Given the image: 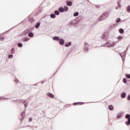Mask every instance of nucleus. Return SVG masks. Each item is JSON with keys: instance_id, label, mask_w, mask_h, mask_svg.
Returning <instances> with one entry per match:
<instances>
[{"instance_id": "f257e3e1", "label": "nucleus", "mask_w": 130, "mask_h": 130, "mask_svg": "<svg viewBox=\"0 0 130 130\" xmlns=\"http://www.w3.org/2000/svg\"><path fill=\"white\" fill-rule=\"evenodd\" d=\"M107 18H108V13L105 12L99 18V21H103V20H105Z\"/></svg>"}, {"instance_id": "f03ea898", "label": "nucleus", "mask_w": 130, "mask_h": 130, "mask_svg": "<svg viewBox=\"0 0 130 130\" xmlns=\"http://www.w3.org/2000/svg\"><path fill=\"white\" fill-rule=\"evenodd\" d=\"M114 45H115V43L113 42H107L106 43V46L108 47L109 48H111V47H114Z\"/></svg>"}, {"instance_id": "7ed1b4c3", "label": "nucleus", "mask_w": 130, "mask_h": 130, "mask_svg": "<svg viewBox=\"0 0 130 130\" xmlns=\"http://www.w3.org/2000/svg\"><path fill=\"white\" fill-rule=\"evenodd\" d=\"M83 50L85 52H88L89 51V44L88 43H84Z\"/></svg>"}, {"instance_id": "20e7f679", "label": "nucleus", "mask_w": 130, "mask_h": 130, "mask_svg": "<svg viewBox=\"0 0 130 130\" xmlns=\"http://www.w3.org/2000/svg\"><path fill=\"white\" fill-rule=\"evenodd\" d=\"M125 54H126V52L125 51L122 53H120V55L122 58V60H124V57H125Z\"/></svg>"}, {"instance_id": "39448f33", "label": "nucleus", "mask_w": 130, "mask_h": 130, "mask_svg": "<svg viewBox=\"0 0 130 130\" xmlns=\"http://www.w3.org/2000/svg\"><path fill=\"white\" fill-rule=\"evenodd\" d=\"M59 44H60V45H63V44H64V40L62 39H60L59 40Z\"/></svg>"}, {"instance_id": "423d86ee", "label": "nucleus", "mask_w": 130, "mask_h": 130, "mask_svg": "<svg viewBox=\"0 0 130 130\" xmlns=\"http://www.w3.org/2000/svg\"><path fill=\"white\" fill-rule=\"evenodd\" d=\"M31 31V29H29L28 30H25L22 32V35L23 36H25V35H27V33H29Z\"/></svg>"}, {"instance_id": "0eeeda50", "label": "nucleus", "mask_w": 130, "mask_h": 130, "mask_svg": "<svg viewBox=\"0 0 130 130\" xmlns=\"http://www.w3.org/2000/svg\"><path fill=\"white\" fill-rule=\"evenodd\" d=\"M108 34H107V32H105L104 34H103L102 35V39H106L107 38V35Z\"/></svg>"}, {"instance_id": "6e6552de", "label": "nucleus", "mask_w": 130, "mask_h": 130, "mask_svg": "<svg viewBox=\"0 0 130 130\" xmlns=\"http://www.w3.org/2000/svg\"><path fill=\"white\" fill-rule=\"evenodd\" d=\"M28 21H29V22H30V23L31 24H32V23H34V22H35L34 18L33 17H29L28 18Z\"/></svg>"}, {"instance_id": "1a4fd4ad", "label": "nucleus", "mask_w": 130, "mask_h": 130, "mask_svg": "<svg viewBox=\"0 0 130 130\" xmlns=\"http://www.w3.org/2000/svg\"><path fill=\"white\" fill-rule=\"evenodd\" d=\"M21 102L22 103L24 104V107L26 108V107H27V105L28 104V102L27 103V102H26V101H25L24 100H21Z\"/></svg>"}, {"instance_id": "9d476101", "label": "nucleus", "mask_w": 130, "mask_h": 130, "mask_svg": "<svg viewBox=\"0 0 130 130\" xmlns=\"http://www.w3.org/2000/svg\"><path fill=\"white\" fill-rule=\"evenodd\" d=\"M47 96H48L49 97H50V98H54V95H53V94L51 93H47Z\"/></svg>"}, {"instance_id": "9b49d317", "label": "nucleus", "mask_w": 130, "mask_h": 130, "mask_svg": "<svg viewBox=\"0 0 130 130\" xmlns=\"http://www.w3.org/2000/svg\"><path fill=\"white\" fill-rule=\"evenodd\" d=\"M30 39L28 38H23L21 39L22 41H23V42H27L29 41Z\"/></svg>"}, {"instance_id": "f8f14e48", "label": "nucleus", "mask_w": 130, "mask_h": 130, "mask_svg": "<svg viewBox=\"0 0 130 130\" xmlns=\"http://www.w3.org/2000/svg\"><path fill=\"white\" fill-rule=\"evenodd\" d=\"M122 117V113L120 112L117 114V118L119 119Z\"/></svg>"}, {"instance_id": "ddd939ff", "label": "nucleus", "mask_w": 130, "mask_h": 130, "mask_svg": "<svg viewBox=\"0 0 130 130\" xmlns=\"http://www.w3.org/2000/svg\"><path fill=\"white\" fill-rule=\"evenodd\" d=\"M58 11L60 12V13H63L64 12V8H63L62 7H61L58 9Z\"/></svg>"}, {"instance_id": "4468645a", "label": "nucleus", "mask_w": 130, "mask_h": 130, "mask_svg": "<svg viewBox=\"0 0 130 130\" xmlns=\"http://www.w3.org/2000/svg\"><path fill=\"white\" fill-rule=\"evenodd\" d=\"M59 37L57 36H55L53 38V40H54L55 41H59Z\"/></svg>"}, {"instance_id": "2eb2a0df", "label": "nucleus", "mask_w": 130, "mask_h": 130, "mask_svg": "<svg viewBox=\"0 0 130 130\" xmlns=\"http://www.w3.org/2000/svg\"><path fill=\"white\" fill-rule=\"evenodd\" d=\"M72 45V43L71 42H67L65 44L66 47H69V46H71Z\"/></svg>"}, {"instance_id": "dca6fc26", "label": "nucleus", "mask_w": 130, "mask_h": 130, "mask_svg": "<svg viewBox=\"0 0 130 130\" xmlns=\"http://www.w3.org/2000/svg\"><path fill=\"white\" fill-rule=\"evenodd\" d=\"M50 17L52 19H55V18L56 17V15H55V14L52 13V14H50Z\"/></svg>"}, {"instance_id": "f3484780", "label": "nucleus", "mask_w": 130, "mask_h": 130, "mask_svg": "<svg viewBox=\"0 0 130 130\" xmlns=\"http://www.w3.org/2000/svg\"><path fill=\"white\" fill-rule=\"evenodd\" d=\"M67 6H69V7H72L73 6V3H72V2H71V1H68L67 3Z\"/></svg>"}, {"instance_id": "a211bd4d", "label": "nucleus", "mask_w": 130, "mask_h": 130, "mask_svg": "<svg viewBox=\"0 0 130 130\" xmlns=\"http://www.w3.org/2000/svg\"><path fill=\"white\" fill-rule=\"evenodd\" d=\"M28 37H34V34L33 32H29L28 35Z\"/></svg>"}, {"instance_id": "6ab92c4d", "label": "nucleus", "mask_w": 130, "mask_h": 130, "mask_svg": "<svg viewBox=\"0 0 130 130\" xmlns=\"http://www.w3.org/2000/svg\"><path fill=\"white\" fill-rule=\"evenodd\" d=\"M119 32L120 34H123V33H124V30L123 28H120L119 29Z\"/></svg>"}, {"instance_id": "aec40b11", "label": "nucleus", "mask_w": 130, "mask_h": 130, "mask_svg": "<svg viewBox=\"0 0 130 130\" xmlns=\"http://www.w3.org/2000/svg\"><path fill=\"white\" fill-rule=\"evenodd\" d=\"M21 116L22 118H21V120H23L25 117V112L23 111L22 113H21Z\"/></svg>"}, {"instance_id": "412c9836", "label": "nucleus", "mask_w": 130, "mask_h": 130, "mask_svg": "<svg viewBox=\"0 0 130 130\" xmlns=\"http://www.w3.org/2000/svg\"><path fill=\"white\" fill-rule=\"evenodd\" d=\"M54 14L56 15V16H58L59 15V11L55 10L54 11Z\"/></svg>"}, {"instance_id": "4be33fe9", "label": "nucleus", "mask_w": 130, "mask_h": 130, "mask_svg": "<svg viewBox=\"0 0 130 130\" xmlns=\"http://www.w3.org/2000/svg\"><path fill=\"white\" fill-rule=\"evenodd\" d=\"M108 109H109V110H113V105H109L108 106Z\"/></svg>"}, {"instance_id": "5701e85b", "label": "nucleus", "mask_w": 130, "mask_h": 130, "mask_svg": "<svg viewBox=\"0 0 130 130\" xmlns=\"http://www.w3.org/2000/svg\"><path fill=\"white\" fill-rule=\"evenodd\" d=\"M128 119V121H126L125 122V124H126V125H129V124H130V118H128V119Z\"/></svg>"}, {"instance_id": "b1692460", "label": "nucleus", "mask_w": 130, "mask_h": 130, "mask_svg": "<svg viewBox=\"0 0 130 130\" xmlns=\"http://www.w3.org/2000/svg\"><path fill=\"white\" fill-rule=\"evenodd\" d=\"M40 26V23L38 22L36 25L35 28H36V29H38V28H39Z\"/></svg>"}, {"instance_id": "393cba45", "label": "nucleus", "mask_w": 130, "mask_h": 130, "mask_svg": "<svg viewBox=\"0 0 130 130\" xmlns=\"http://www.w3.org/2000/svg\"><path fill=\"white\" fill-rule=\"evenodd\" d=\"M125 95H126L125 92L122 93V94H121V98H123V99L125 98Z\"/></svg>"}, {"instance_id": "a878e982", "label": "nucleus", "mask_w": 130, "mask_h": 130, "mask_svg": "<svg viewBox=\"0 0 130 130\" xmlns=\"http://www.w3.org/2000/svg\"><path fill=\"white\" fill-rule=\"evenodd\" d=\"M11 54H14V53H15V48H12L11 49Z\"/></svg>"}, {"instance_id": "bb28decb", "label": "nucleus", "mask_w": 130, "mask_h": 130, "mask_svg": "<svg viewBox=\"0 0 130 130\" xmlns=\"http://www.w3.org/2000/svg\"><path fill=\"white\" fill-rule=\"evenodd\" d=\"M47 20L49 21H47V24H51V22H50V20H51V18L50 17H49L47 18Z\"/></svg>"}, {"instance_id": "cd10ccee", "label": "nucleus", "mask_w": 130, "mask_h": 130, "mask_svg": "<svg viewBox=\"0 0 130 130\" xmlns=\"http://www.w3.org/2000/svg\"><path fill=\"white\" fill-rule=\"evenodd\" d=\"M64 11L68 12V11H69V7L68 6H64Z\"/></svg>"}, {"instance_id": "c85d7f7f", "label": "nucleus", "mask_w": 130, "mask_h": 130, "mask_svg": "<svg viewBox=\"0 0 130 130\" xmlns=\"http://www.w3.org/2000/svg\"><path fill=\"white\" fill-rule=\"evenodd\" d=\"M78 16H79V12H76L74 13V17H78Z\"/></svg>"}, {"instance_id": "c756f323", "label": "nucleus", "mask_w": 130, "mask_h": 130, "mask_svg": "<svg viewBox=\"0 0 130 130\" xmlns=\"http://www.w3.org/2000/svg\"><path fill=\"white\" fill-rule=\"evenodd\" d=\"M123 82L124 84H126V83H127V81L126 80V78H124L123 79Z\"/></svg>"}, {"instance_id": "7c9ffc66", "label": "nucleus", "mask_w": 130, "mask_h": 130, "mask_svg": "<svg viewBox=\"0 0 130 130\" xmlns=\"http://www.w3.org/2000/svg\"><path fill=\"white\" fill-rule=\"evenodd\" d=\"M125 117V118H126L127 119H128V118H130V115H129V114H126Z\"/></svg>"}, {"instance_id": "2f4dec72", "label": "nucleus", "mask_w": 130, "mask_h": 130, "mask_svg": "<svg viewBox=\"0 0 130 130\" xmlns=\"http://www.w3.org/2000/svg\"><path fill=\"white\" fill-rule=\"evenodd\" d=\"M17 45H18V47H20V48L23 47V44H22L21 43H18Z\"/></svg>"}, {"instance_id": "473e14b6", "label": "nucleus", "mask_w": 130, "mask_h": 130, "mask_svg": "<svg viewBox=\"0 0 130 130\" xmlns=\"http://www.w3.org/2000/svg\"><path fill=\"white\" fill-rule=\"evenodd\" d=\"M120 21H121L120 18H118L116 19V23H119Z\"/></svg>"}, {"instance_id": "72a5a7b5", "label": "nucleus", "mask_w": 130, "mask_h": 130, "mask_svg": "<svg viewBox=\"0 0 130 130\" xmlns=\"http://www.w3.org/2000/svg\"><path fill=\"white\" fill-rule=\"evenodd\" d=\"M13 57H14V55H13V54L8 55L9 58H13Z\"/></svg>"}, {"instance_id": "f704fd0d", "label": "nucleus", "mask_w": 130, "mask_h": 130, "mask_svg": "<svg viewBox=\"0 0 130 130\" xmlns=\"http://www.w3.org/2000/svg\"><path fill=\"white\" fill-rule=\"evenodd\" d=\"M15 83H16V84H19L20 81H19V80H18L17 79H15Z\"/></svg>"}, {"instance_id": "c9c22d12", "label": "nucleus", "mask_w": 130, "mask_h": 130, "mask_svg": "<svg viewBox=\"0 0 130 130\" xmlns=\"http://www.w3.org/2000/svg\"><path fill=\"white\" fill-rule=\"evenodd\" d=\"M5 40V38L0 37V41H4Z\"/></svg>"}, {"instance_id": "e433bc0d", "label": "nucleus", "mask_w": 130, "mask_h": 130, "mask_svg": "<svg viewBox=\"0 0 130 130\" xmlns=\"http://www.w3.org/2000/svg\"><path fill=\"white\" fill-rule=\"evenodd\" d=\"M127 12H130V6H128L127 7Z\"/></svg>"}, {"instance_id": "4c0bfd02", "label": "nucleus", "mask_w": 130, "mask_h": 130, "mask_svg": "<svg viewBox=\"0 0 130 130\" xmlns=\"http://www.w3.org/2000/svg\"><path fill=\"white\" fill-rule=\"evenodd\" d=\"M126 78H127V79H130V74H127L126 75Z\"/></svg>"}, {"instance_id": "58836bf2", "label": "nucleus", "mask_w": 130, "mask_h": 130, "mask_svg": "<svg viewBox=\"0 0 130 130\" xmlns=\"http://www.w3.org/2000/svg\"><path fill=\"white\" fill-rule=\"evenodd\" d=\"M123 37L121 36H119L117 37L118 40H120V39H122Z\"/></svg>"}, {"instance_id": "ea45409f", "label": "nucleus", "mask_w": 130, "mask_h": 130, "mask_svg": "<svg viewBox=\"0 0 130 130\" xmlns=\"http://www.w3.org/2000/svg\"><path fill=\"white\" fill-rule=\"evenodd\" d=\"M81 102H78V103H73V105H77V104H80Z\"/></svg>"}, {"instance_id": "a19ab883", "label": "nucleus", "mask_w": 130, "mask_h": 130, "mask_svg": "<svg viewBox=\"0 0 130 130\" xmlns=\"http://www.w3.org/2000/svg\"><path fill=\"white\" fill-rule=\"evenodd\" d=\"M117 4H118V7H121V5H120V2L118 1Z\"/></svg>"}, {"instance_id": "79ce46f5", "label": "nucleus", "mask_w": 130, "mask_h": 130, "mask_svg": "<svg viewBox=\"0 0 130 130\" xmlns=\"http://www.w3.org/2000/svg\"><path fill=\"white\" fill-rule=\"evenodd\" d=\"M95 8H96V9H100V6L99 5H96L95 6Z\"/></svg>"}, {"instance_id": "37998d69", "label": "nucleus", "mask_w": 130, "mask_h": 130, "mask_svg": "<svg viewBox=\"0 0 130 130\" xmlns=\"http://www.w3.org/2000/svg\"><path fill=\"white\" fill-rule=\"evenodd\" d=\"M127 100H130V94H129V95L127 96Z\"/></svg>"}, {"instance_id": "c03bdc74", "label": "nucleus", "mask_w": 130, "mask_h": 130, "mask_svg": "<svg viewBox=\"0 0 130 130\" xmlns=\"http://www.w3.org/2000/svg\"><path fill=\"white\" fill-rule=\"evenodd\" d=\"M4 99H6V98L0 97V100H4Z\"/></svg>"}, {"instance_id": "a18cd8bd", "label": "nucleus", "mask_w": 130, "mask_h": 130, "mask_svg": "<svg viewBox=\"0 0 130 130\" xmlns=\"http://www.w3.org/2000/svg\"><path fill=\"white\" fill-rule=\"evenodd\" d=\"M29 120L30 121H32V118H29Z\"/></svg>"}, {"instance_id": "49530a36", "label": "nucleus", "mask_w": 130, "mask_h": 130, "mask_svg": "<svg viewBox=\"0 0 130 130\" xmlns=\"http://www.w3.org/2000/svg\"><path fill=\"white\" fill-rule=\"evenodd\" d=\"M41 83V84H43V83H44V81H42Z\"/></svg>"}, {"instance_id": "de8ad7c7", "label": "nucleus", "mask_w": 130, "mask_h": 130, "mask_svg": "<svg viewBox=\"0 0 130 130\" xmlns=\"http://www.w3.org/2000/svg\"><path fill=\"white\" fill-rule=\"evenodd\" d=\"M37 85H38V83L36 84L35 86H37Z\"/></svg>"}, {"instance_id": "09e8293b", "label": "nucleus", "mask_w": 130, "mask_h": 130, "mask_svg": "<svg viewBox=\"0 0 130 130\" xmlns=\"http://www.w3.org/2000/svg\"><path fill=\"white\" fill-rule=\"evenodd\" d=\"M116 10L118 9V7H116Z\"/></svg>"}, {"instance_id": "8fccbe9b", "label": "nucleus", "mask_w": 130, "mask_h": 130, "mask_svg": "<svg viewBox=\"0 0 130 130\" xmlns=\"http://www.w3.org/2000/svg\"><path fill=\"white\" fill-rule=\"evenodd\" d=\"M112 28H114V27H110V29H112Z\"/></svg>"}, {"instance_id": "3c124183", "label": "nucleus", "mask_w": 130, "mask_h": 130, "mask_svg": "<svg viewBox=\"0 0 130 130\" xmlns=\"http://www.w3.org/2000/svg\"><path fill=\"white\" fill-rule=\"evenodd\" d=\"M15 28V27H12V29H13V28Z\"/></svg>"}, {"instance_id": "603ef678", "label": "nucleus", "mask_w": 130, "mask_h": 130, "mask_svg": "<svg viewBox=\"0 0 130 130\" xmlns=\"http://www.w3.org/2000/svg\"><path fill=\"white\" fill-rule=\"evenodd\" d=\"M127 49H128V48L126 49V50H127Z\"/></svg>"}, {"instance_id": "864d4df0", "label": "nucleus", "mask_w": 130, "mask_h": 130, "mask_svg": "<svg viewBox=\"0 0 130 130\" xmlns=\"http://www.w3.org/2000/svg\"><path fill=\"white\" fill-rule=\"evenodd\" d=\"M71 24H72V22H71Z\"/></svg>"}]
</instances>
